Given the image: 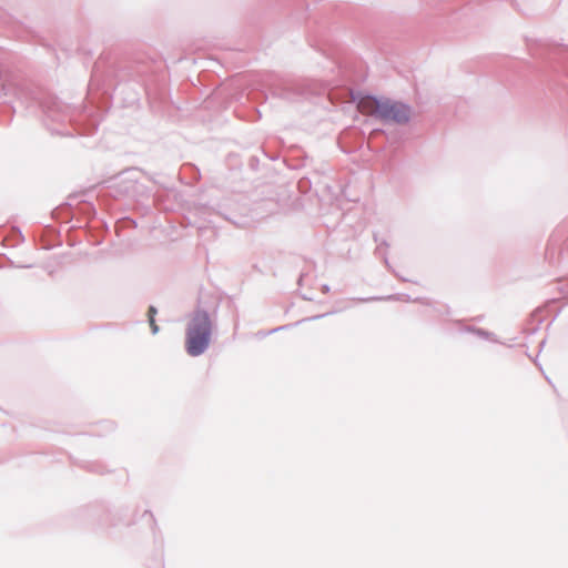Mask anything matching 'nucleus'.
<instances>
[{"label": "nucleus", "instance_id": "nucleus-1", "mask_svg": "<svg viewBox=\"0 0 568 568\" xmlns=\"http://www.w3.org/2000/svg\"><path fill=\"white\" fill-rule=\"evenodd\" d=\"M212 325L205 312H196L186 328L185 348L189 355L199 356L207 348Z\"/></svg>", "mask_w": 568, "mask_h": 568}, {"label": "nucleus", "instance_id": "nucleus-2", "mask_svg": "<svg viewBox=\"0 0 568 568\" xmlns=\"http://www.w3.org/2000/svg\"><path fill=\"white\" fill-rule=\"evenodd\" d=\"M381 108L382 112L379 119L382 120L404 123L408 121L410 116V110L407 105L399 102H393L388 99H384Z\"/></svg>", "mask_w": 568, "mask_h": 568}, {"label": "nucleus", "instance_id": "nucleus-3", "mask_svg": "<svg viewBox=\"0 0 568 568\" xmlns=\"http://www.w3.org/2000/svg\"><path fill=\"white\" fill-rule=\"evenodd\" d=\"M383 102L384 99H376L374 97H363L357 103V109L363 114L379 118L382 112L381 106Z\"/></svg>", "mask_w": 568, "mask_h": 568}, {"label": "nucleus", "instance_id": "nucleus-4", "mask_svg": "<svg viewBox=\"0 0 568 568\" xmlns=\"http://www.w3.org/2000/svg\"><path fill=\"white\" fill-rule=\"evenodd\" d=\"M155 314H156V308L154 306H150L149 311H148V316H149V323H150L153 334L158 333V331H159V327H158V325L155 323V318H154Z\"/></svg>", "mask_w": 568, "mask_h": 568}]
</instances>
